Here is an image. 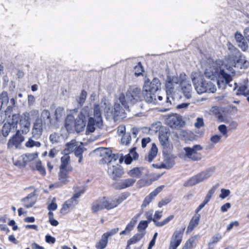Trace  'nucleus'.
Listing matches in <instances>:
<instances>
[{"label":"nucleus","mask_w":249,"mask_h":249,"mask_svg":"<svg viewBox=\"0 0 249 249\" xmlns=\"http://www.w3.org/2000/svg\"><path fill=\"white\" fill-rule=\"evenodd\" d=\"M93 117H91V109L88 107H84L81 110L76 119L72 115H68L65 119V127L69 132L75 131L80 133L84 130L87 119H89L87 130L89 133L94 131L95 128H102L103 122L102 116L101 108L98 104L93 107Z\"/></svg>","instance_id":"f257e3e1"},{"label":"nucleus","mask_w":249,"mask_h":249,"mask_svg":"<svg viewBox=\"0 0 249 249\" xmlns=\"http://www.w3.org/2000/svg\"><path fill=\"white\" fill-rule=\"evenodd\" d=\"M144 98L143 90L140 88L131 86L127 89L125 96L122 93L116 100L113 108L109 105L104 103L105 107L104 112L107 119H112L114 122L119 121L126 117V113L123 108L128 109L130 105H133L141 101Z\"/></svg>","instance_id":"f03ea898"},{"label":"nucleus","mask_w":249,"mask_h":249,"mask_svg":"<svg viewBox=\"0 0 249 249\" xmlns=\"http://www.w3.org/2000/svg\"><path fill=\"white\" fill-rule=\"evenodd\" d=\"M204 74L206 77L211 80L217 78V84L220 89H225L227 85L230 87L232 86L230 84L232 81L231 76L227 73L224 70L218 68L213 62L210 64L206 68Z\"/></svg>","instance_id":"7ed1b4c3"},{"label":"nucleus","mask_w":249,"mask_h":249,"mask_svg":"<svg viewBox=\"0 0 249 249\" xmlns=\"http://www.w3.org/2000/svg\"><path fill=\"white\" fill-rule=\"evenodd\" d=\"M191 78L198 94H201L205 92L214 93L216 91L215 85L210 81L205 80L200 72H192Z\"/></svg>","instance_id":"20e7f679"},{"label":"nucleus","mask_w":249,"mask_h":249,"mask_svg":"<svg viewBox=\"0 0 249 249\" xmlns=\"http://www.w3.org/2000/svg\"><path fill=\"white\" fill-rule=\"evenodd\" d=\"M161 83L157 78L152 81L145 78L143 86V94L145 101L148 103L156 104L158 103L155 93L160 89Z\"/></svg>","instance_id":"39448f33"},{"label":"nucleus","mask_w":249,"mask_h":249,"mask_svg":"<svg viewBox=\"0 0 249 249\" xmlns=\"http://www.w3.org/2000/svg\"><path fill=\"white\" fill-rule=\"evenodd\" d=\"M179 86V79L176 76H167L165 81L166 103L171 105L170 97L175 93Z\"/></svg>","instance_id":"423d86ee"},{"label":"nucleus","mask_w":249,"mask_h":249,"mask_svg":"<svg viewBox=\"0 0 249 249\" xmlns=\"http://www.w3.org/2000/svg\"><path fill=\"white\" fill-rule=\"evenodd\" d=\"M85 192L84 188H81L78 191H75L73 196L66 201L60 210V213L63 214L68 213L70 210H72L78 203V198L80 196Z\"/></svg>","instance_id":"0eeeda50"},{"label":"nucleus","mask_w":249,"mask_h":249,"mask_svg":"<svg viewBox=\"0 0 249 249\" xmlns=\"http://www.w3.org/2000/svg\"><path fill=\"white\" fill-rule=\"evenodd\" d=\"M107 173L112 179H116L121 177L124 173L122 167L117 160L110 161L107 164Z\"/></svg>","instance_id":"6e6552de"},{"label":"nucleus","mask_w":249,"mask_h":249,"mask_svg":"<svg viewBox=\"0 0 249 249\" xmlns=\"http://www.w3.org/2000/svg\"><path fill=\"white\" fill-rule=\"evenodd\" d=\"M165 123L171 128L175 129H179L184 124L181 117L177 114L169 115L165 119Z\"/></svg>","instance_id":"1a4fd4ad"},{"label":"nucleus","mask_w":249,"mask_h":249,"mask_svg":"<svg viewBox=\"0 0 249 249\" xmlns=\"http://www.w3.org/2000/svg\"><path fill=\"white\" fill-rule=\"evenodd\" d=\"M183 149L185 152V155L192 160L198 161L201 160V155L197 152V151L202 149L200 145H195L192 147H186Z\"/></svg>","instance_id":"9d476101"},{"label":"nucleus","mask_w":249,"mask_h":249,"mask_svg":"<svg viewBox=\"0 0 249 249\" xmlns=\"http://www.w3.org/2000/svg\"><path fill=\"white\" fill-rule=\"evenodd\" d=\"M97 152L102 157V160L108 164L110 161L117 160L119 158L118 155L112 154L111 150L107 148H99L97 150Z\"/></svg>","instance_id":"9b49d317"},{"label":"nucleus","mask_w":249,"mask_h":249,"mask_svg":"<svg viewBox=\"0 0 249 249\" xmlns=\"http://www.w3.org/2000/svg\"><path fill=\"white\" fill-rule=\"evenodd\" d=\"M104 209L109 210L117 207L123 200L120 197H102Z\"/></svg>","instance_id":"f8f14e48"},{"label":"nucleus","mask_w":249,"mask_h":249,"mask_svg":"<svg viewBox=\"0 0 249 249\" xmlns=\"http://www.w3.org/2000/svg\"><path fill=\"white\" fill-rule=\"evenodd\" d=\"M185 228L179 230H176L173 233L169 249H177L180 244Z\"/></svg>","instance_id":"ddd939ff"},{"label":"nucleus","mask_w":249,"mask_h":249,"mask_svg":"<svg viewBox=\"0 0 249 249\" xmlns=\"http://www.w3.org/2000/svg\"><path fill=\"white\" fill-rule=\"evenodd\" d=\"M184 73H181L180 74V78L181 81L180 82V86L181 90L185 97L188 99L191 97L192 88L191 85L186 80L183 79V77H185Z\"/></svg>","instance_id":"4468645a"},{"label":"nucleus","mask_w":249,"mask_h":249,"mask_svg":"<svg viewBox=\"0 0 249 249\" xmlns=\"http://www.w3.org/2000/svg\"><path fill=\"white\" fill-rule=\"evenodd\" d=\"M162 211H156L155 214L154 215V218H151V220L154 223L156 226L158 227H162L168 224L175 217L174 215L172 214L169 215V216H168L161 221H158L157 220L160 219L162 217Z\"/></svg>","instance_id":"2eb2a0df"},{"label":"nucleus","mask_w":249,"mask_h":249,"mask_svg":"<svg viewBox=\"0 0 249 249\" xmlns=\"http://www.w3.org/2000/svg\"><path fill=\"white\" fill-rule=\"evenodd\" d=\"M31 117L28 112L24 113L20 117L19 125L23 133L26 134L29 132L31 125Z\"/></svg>","instance_id":"dca6fc26"},{"label":"nucleus","mask_w":249,"mask_h":249,"mask_svg":"<svg viewBox=\"0 0 249 249\" xmlns=\"http://www.w3.org/2000/svg\"><path fill=\"white\" fill-rule=\"evenodd\" d=\"M24 140V137L21 135L20 131L18 130L16 134L9 139L7 143V147L8 148H12L14 147L18 148Z\"/></svg>","instance_id":"f3484780"},{"label":"nucleus","mask_w":249,"mask_h":249,"mask_svg":"<svg viewBox=\"0 0 249 249\" xmlns=\"http://www.w3.org/2000/svg\"><path fill=\"white\" fill-rule=\"evenodd\" d=\"M71 171H68L67 169L59 168V172L58 173V180L59 182L51 185L50 188L52 187H58L63 184L67 183L69 182V172Z\"/></svg>","instance_id":"a211bd4d"},{"label":"nucleus","mask_w":249,"mask_h":249,"mask_svg":"<svg viewBox=\"0 0 249 249\" xmlns=\"http://www.w3.org/2000/svg\"><path fill=\"white\" fill-rule=\"evenodd\" d=\"M53 118L51 117L50 112L47 109H43L41 112L40 120L44 124L45 126L49 128H55V125L52 124L50 123Z\"/></svg>","instance_id":"6ab92c4d"},{"label":"nucleus","mask_w":249,"mask_h":249,"mask_svg":"<svg viewBox=\"0 0 249 249\" xmlns=\"http://www.w3.org/2000/svg\"><path fill=\"white\" fill-rule=\"evenodd\" d=\"M136 182V179L133 178L122 179L115 183L114 185L116 189H123L132 186Z\"/></svg>","instance_id":"aec40b11"},{"label":"nucleus","mask_w":249,"mask_h":249,"mask_svg":"<svg viewBox=\"0 0 249 249\" xmlns=\"http://www.w3.org/2000/svg\"><path fill=\"white\" fill-rule=\"evenodd\" d=\"M44 124L39 119H36L34 123L32 134L34 137L39 138L42 134Z\"/></svg>","instance_id":"412c9836"},{"label":"nucleus","mask_w":249,"mask_h":249,"mask_svg":"<svg viewBox=\"0 0 249 249\" xmlns=\"http://www.w3.org/2000/svg\"><path fill=\"white\" fill-rule=\"evenodd\" d=\"M64 115L65 111L64 108L62 107H58L55 110L54 118L51 121V124L55 125V128H57L58 127V123L60 119Z\"/></svg>","instance_id":"4be33fe9"},{"label":"nucleus","mask_w":249,"mask_h":249,"mask_svg":"<svg viewBox=\"0 0 249 249\" xmlns=\"http://www.w3.org/2000/svg\"><path fill=\"white\" fill-rule=\"evenodd\" d=\"M214 171V167H211L197 174L196 176L199 182H201L211 177Z\"/></svg>","instance_id":"5701e85b"},{"label":"nucleus","mask_w":249,"mask_h":249,"mask_svg":"<svg viewBox=\"0 0 249 249\" xmlns=\"http://www.w3.org/2000/svg\"><path fill=\"white\" fill-rule=\"evenodd\" d=\"M35 194L31 193L27 196L21 199L23 205L26 208H30L35 204L36 200L34 198Z\"/></svg>","instance_id":"b1692460"},{"label":"nucleus","mask_w":249,"mask_h":249,"mask_svg":"<svg viewBox=\"0 0 249 249\" xmlns=\"http://www.w3.org/2000/svg\"><path fill=\"white\" fill-rule=\"evenodd\" d=\"M64 155L61 158V165L59 168L67 169L68 171H72V168L69 165L70 157L69 154L64 153Z\"/></svg>","instance_id":"393cba45"},{"label":"nucleus","mask_w":249,"mask_h":249,"mask_svg":"<svg viewBox=\"0 0 249 249\" xmlns=\"http://www.w3.org/2000/svg\"><path fill=\"white\" fill-rule=\"evenodd\" d=\"M80 144L76 140H72L70 142L66 144V148L63 150V153L69 154L73 152Z\"/></svg>","instance_id":"a878e982"},{"label":"nucleus","mask_w":249,"mask_h":249,"mask_svg":"<svg viewBox=\"0 0 249 249\" xmlns=\"http://www.w3.org/2000/svg\"><path fill=\"white\" fill-rule=\"evenodd\" d=\"M104 209L102 198H99L94 201L91 205V211L93 213H96L99 211Z\"/></svg>","instance_id":"bb28decb"},{"label":"nucleus","mask_w":249,"mask_h":249,"mask_svg":"<svg viewBox=\"0 0 249 249\" xmlns=\"http://www.w3.org/2000/svg\"><path fill=\"white\" fill-rule=\"evenodd\" d=\"M158 153V148L155 143H153L152 147L148 155L145 156V160L149 162H151L155 158Z\"/></svg>","instance_id":"cd10ccee"},{"label":"nucleus","mask_w":249,"mask_h":249,"mask_svg":"<svg viewBox=\"0 0 249 249\" xmlns=\"http://www.w3.org/2000/svg\"><path fill=\"white\" fill-rule=\"evenodd\" d=\"M199 217V215H195L192 217L187 227V232L192 231L194 228L198 224Z\"/></svg>","instance_id":"c85d7f7f"},{"label":"nucleus","mask_w":249,"mask_h":249,"mask_svg":"<svg viewBox=\"0 0 249 249\" xmlns=\"http://www.w3.org/2000/svg\"><path fill=\"white\" fill-rule=\"evenodd\" d=\"M145 232H142L136 234L127 241V248H128L131 244H135L139 241L144 235Z\"/></svg>","instance_id":"c756f323"},{"label":"nucleus","mask_w":249,"mask_h":249,"mask_svg":"<svg viewBox=\"0 0 249 249\" xmlns=\"http://www.w3.org/2000/svg\"><path fill=\"white\" fill-rule=\"evenodd\" d=\"M222 239L221 235L218 233L214 235L211 238L210 241L208 244L209 249H213V245L216 244Z\"/></svg>","instance_id":"7c9ffc66"},{"label":"nucleus","mask_w":249,"mask_h":249,"mask_svg":"<svg viewBox=\"0 0 249 249\" xmlns=\"http://www.w3.org/2000/svg\"><path fill=\"white\" fill-rule=\"evenodd\" d=\"M198 237L197 235H196L191 237L187 241L182 249H192L195 241L197 239Z\"/></svg>","instance_id":"2f4dec72"},{"label":"nucleus","mask_w":249,"mask_h":249,"mask_svg":"<svg viewBox=\"0 0 249 249\" xmlns=\"http://www.w3.org/2000/svg\"><path fill=\"white\" fill-rule=\"evenodd\" d=\"M159 138L162 145H167L169 140V134L167 132H160Z\"/></svg>","instance_id":"473e14b6"},{"label":"nucleus","mask_w":249,"mask_h":249,"mask_svg":"<svg viewBox=\"0 0 249 249\" xmlns=\"http://www.w3.org/2000/svg\"><path fill=\"white\" fill-rule=\"evenodd\" d=\"M249 63L245 59L242 57L238 59L236 62L235 63L234 66L235 67H239L241 69H246L249 66Z\"/></svg>","instance_id":"72a5a7b5"},{"label":"nucleus","mask_w":249,"mask_h":249,"mask_svg":"<svg viewBox=\"0 0 249 249\" xmlns=\"http://www.w3.org/2000/svg\"><path fill=\"white\" fill-rule=\"evenodd\" d=\"M108 243V239L103 234L101 237V240L96 243V248L97 249H104Z\"/></svg>","instance_id":"f704fd0d"},{"label":"nucleus","mask_w":249,"mask_h":249,"mask_svg":"<svg viewBox=\"0 0 249 249\" xmlns=\"http://www.w3.org/2000/svg\"><path fill=\"white\" fill-rule=\"evenodd\" d=\"M199 183H200V182L196 175L186 180L184 183V186L185 187H190Z\"/></svg>","instance_id":"c9c22d12"},{"label":"nucleus","mask_w":249,"mask_h":249,"mask_svg":"<svg viewBox=\"0 0 249 249\" xmlns=\"http://www.w3.org/2000/svg\"><path fill=\"white\" fill-rule=\"evenodd\" d=\"M142 170V168L135 167L132 169L128 171L127 174L129 175V176L133 178H138L141 176Z\"/></svg>","instance_id":"e433bc0d"},{"label":"nucleus","mask_w":249,"mask_h":249,"mask_svg":"<svg viewBox=\"0 0 249 249\" xmlns=\"http://www.w3.org/2000/svg\"><path fill=\"white\" fill-rule=\"evenodd\" d=\"M37 153H28L23 155L22 157L24 162L26 163L36 159L37 157Z\"/></svg>","instance_id":"4c0bfd02"},{"label":"nucleus","mask_w":249,"mask_h":249,"mask_svg":"<svg viewBox=\"0 0 249 249\" xmlns=\"http://www.w3.org/2000/svg\"><path fill=\"white\" fill-rule=\"evenodd\" d=\"M163 162L167 165V167L170 169L175 164V161L172 156L166 154L164 156V160Z\"/></svg>","instance_id":"58836bf2"},{"label":"nucleus","mask_w":249,"mask_h":249,"mask_svg":"<svg viewBox=\"0 0 249 249\" xmlns=\"http://www.w3.org/2000/svg\"><path fill=\"white\" fill-rule=\"evenodd\" d=\"M25 145L28 148H33L34 147H39L41 144L39 142L35 141L32 138L29 139L28 141L26 142Z\"/></svg>","instance_id":"ea45409f"},{"label":"nucleus","mask_w":249,"mask_h":249,"mask_svg":"<svg viewBox=\"0 0 249 249\" xmlns=\"http://www.w3.org/2000/svg\"><path fill=\"white\" fill-rule=\"evenodd\" d=\"M13 125L11 123L5 124L2 128V134L4 137H7L11 131Z\"/></svg>","instance_id":"a19ab883"},{"label":"nucleus","mask_w":249,"mask_h":249,"mask_svg":"<svg viewBox=\"0 0 249 249\" xmlns=\"http://www.w3.org/2000/svg\"><path fill=\"white\" fill-rule=\"evenodd\" d=\"M87 96V92L85 90H82L81 93L77 99V102L80 106H82L85 103Z\"/></svg>","instance_id":"79ce46f5"},{"label":"nucleus","mask_w":249,"mask_h":249,"mask_svg":"<svg viewBox=\"0 0 249 249\" xmlns=\"http://www.w3.org/2000/svg\"><path fill=\"white\" fill-rule=\"evenodd\" d=\"M154 197L155 196H153V195L151 193L145 197L141 206L142 208L143 209L145 208L151 202Z\"/></svg>","instance_id":"37998d69"},{"label":"nucleus","mask_w":249,"mask_h":249,"mask_svg":"<svg viewBox=\"0 0 249 249\" xmlns=\"http://www.w3.org/2000/svg\"><path fill=\"white\" fill-rule=\"evenodd\" d=\"M36 169L43 176L46 174L45 168L42 166L40 161H37L35 163Z\"/></svg>","instance_id":"c03bdc74"},{"label":"nucleus","mask_w":249,"mask_h":249,"mask_svg":"<svg viewBox=\"0 0 249 249\" xmlns=\"http://www.w3.org/2000/svg\"><path fill=\"white\" fill-rule=\"evenodd\" d=\"M0 100L1 103V106L6 105L9 101V97L8 93L6 91H3L0 95Z\"/></svg>","instance_id":"a18cd8bd"},{"label":"nucleus","mask_w":249,"mask_h":249,"mask_svg":"<svg viewBox=\"0 0 249 249\" xmlns=\"http://www.w3.org/2000/svg\"><path fill=\"white\" fill-rule=\"evenodd\" d=\"M248 91L247 90V87L245 85H241L238 89L236 95H243L245 96L248 95Z\"/></svg>","instance_id":"49530a36"},{"label":"nucleus","mask_w":249,"mask_h":249,"mask_svg":"<svg viewBox=\"0 0 249 249\" xmlns=\"http://www.w3.org/2000/svg\"><path fill=\"white\" fill-rule=\"evenodd\" d=\"M143 71V67L140 62L134 68V74L136 76H139L142 74Z\"/></svg>","instance_id":"de8ad7c7"},{"label":"nucleus","mask_w":249,"mask_h":249,"mask_svg":"<svg viewBox=\"0 0 249 249\" xmlns=\"http://www.w3.org/2000/svg\"><path fill=\"white\" fill-rule=\"evenodd\" d=\"M131 140V137L130 133H124L121 139V142L123 144L127 145L128 144Z\"/></svg>","instance_id":"09e8293b"},{"label":"nucleus","mask_w":249,"mask_h":249,"mask_svg":"<svg viewBox=\"0 0 249 249\" xmlns=\"http://www.w3.org/2000/svg\"><path fill=\"white\" fill-rule=\"evenodd\" d=\"M161 126V123L160 122H157L155 123L152 124L150 127V130L153 132H157L159 130H160V127Z\"/></svg>","instance_id":"8fccbe9b"},{"label":"nucleus","mask_w":249,"mask_h":249,"mask_svg":"<svg viewBox=\"0 0 249 249\" xmlns=\"http://www.w3.org/2000/svg\"><path fill=\"white\" fill-rule=\"evenodd\" d=\"M59 139L60 137L58 134L55 132L51 134L49 137L50 141L52 143H58L59 142Z\"/></svg>","instance_id":"3c124183"},{"label":"nucleus","mask_w":249,"mask_h":249,"mask_svg":"<svg viewBox=\"0 0 249 249\" xmlns=\"http://www.w3.org/2000/svg\"><path fill=\"white\" fill-rule=\"evenodd\" d=\"M136 221H137L136 218L134 217L132 218V219L131 220V221L127 225L125 229L128 232H129L130 231H131L133 230V229L136 223Z\"/></svg>","instance_id":"603ef678"},{"label":"nucleus","mask_w":249,"mask_h":249,"mask_svg":"<svg viewBox=\"0 0 249 249\" xmlns=\"http://www.w3.org/2000/svg\"><path fill=\"white\" fill-rule=\"evenodd\" d=\"M20 118L18 114H15L12 115L11 124L13 125V127H15L17 125Z\"/></svg>","instance_id":"864d4df0"},{"label":"nucleus","mask_w":249,"mask_h":249,"mask_svg":"<svg viewBox=\"0 0 249 249\" xmlns=\"http://www.w3.org/2000/svg\"><path fill=\"white\" fill-rule=\"evenodd\" d=\"M216 189V186H213V187L209 191L204 199L209 202L212 196L213 195Z\"/></svg>","instance_id":"5fc2aeb1"},{"label":"nucleus","mask_w":249,"mask_h":249,"mask_svg":"<svg viewBox=\"0 0 249 249\" xmlns=\"http://www.w3.org/2000/svg\"><path fill=\"white\" fill-rule=\"evenodd\" d=\"M231 194V191L229 189H221V194L219 195V197L221 199H224L228 197Z\"/></svg>","instance_id":"6e6d98bb"},{"label":"nucleus","mask_w":249,"mask_h":249,"mask_svg":"<svg viewBox=\"0 0 249 249\" xmlns=\"http://www.w3.org/2000/svg\"><path fill=\"white\" fill-rule=\"evenodd\" d=\"M238 46L243 51H246L248 49L249 46L248 43L245 40V39L237 43Z\"/></svg>","instance_id":"4d7b16f0"},{"label":"nucleus","mask_w":249,"mask_h":249,"mask_svg":"<svg viewBox=\"0 0 249 249\" xmlns=\"http://www.w3.org/2000/svg\"><path fill=\"white\" fill-rule=\"evenodd\" d=\"M148 222L146 220L141 221L138 226V229L139 231L142 230H144L148 227Z\"/></svg>","instance_id":"13d9d810"},{"label":"nucleus","mask_w":249,"mask_h":249,"mask_svg":"<svg viewBox=\"0 0 249 249\" xmlns=\"http://www.w3.org/2000/svg\"><path fill=\"white\" fill-rule=\"evenodd\" d=\"M73 152H74L75 155L76 157L82 156L83 152V147L81 143H80V144L78 146V147Z\"/></svg>","instance_id":"bf43d9fd"},{"label":"nucleus","mask_w":249,"mask_h":249,"mask_svg":"<svg viewBox=\"0 0 249 249\" xmlns=\"http://www.w3.org/2000/svg\"><path fill=\"white\" fill-rule=\"evenodd\" d=\"M219 131L222 133L223 136L226 138L228 137L227 126L225 124H221L218 126Z\"/></svg>","instance_id":"052dcab7"},{"label":"nucleus","mask_w":249,"mask_h":249,"mask_svg":"<svg viewBox=\"0 0 249 249\" xmlns=\"http://www.w3.org/2000/svg\"><path fill=\"white\" fill-rule=\"evenodd\" d=\"M119 229L118 228L112 229L110 231L104 233L103 235L104 236L105 235V236L108 239V238L109 237L113 235L114 234H116V233H117L119 231Z\"/></svg>","instance_id":"680f3d73"},{"label":"nucleus","mask_w":249,"mask_h":249,"mask_svg":"<svg viewBox=\"0 0 249 249\" xmlns=\"http://www.w3.org/2000/svg\"><path fill=\"white\" fill-rule=\"evenodd\" d=\"M56 199L53 197L51 204L48 206V209L50 211H54L57 208V205L55 203Z\"/></svg>","instance_id":"e2e57ef3"},{"label":"nucleus","mask_w":249,"mask_h":249,"mask_svg":"<svg viewBox=\"0 0 249 249\" xmlns=\"http://www.w3.org/2000/svg\"><path fill=\"white\" fill-rule=\"evenodd\" d=\"M204 125L203 119L202 118H197L196 122L195 123V126L197 128H200Z\"/></svg>","instance_id":"0e129e2a"},{"label":"nucleus","mask_w":249,"mask_h":249,"mask_svg":"<svg viewBox=\"0 0 249 249\" xmlns=\"http://www.w3.org/2000/svg\"><path fill=\"white\" fill-rule=\"evenodd\" d=\"M221 109L217 106H213L210 110L211 113H213L216 115H218L221 112Z\"/></svg>","instance_id":"69168bd1"},{"label":"nucleus","mask_w":249,"mask_h":249,"mask_svg":"<svg viewBox=\"0 0 249 249\" xmlns=\"http://www.w3.org/2000/svg\"><path fill=\"white\" fill-rule=\"evenodd\" d=\"M235 38L237 43L246 39L245 36H243L242 35L238 32L235 33Z\"/></svg>","instance_id":"338daca9"},{"label":"nucleus","mask_w":249,"mask_h":249,"mask_svg":"<svg viewBox=\"0 0 249 249\" xmlns=\"http://www.w3.org/2000/svg\"><path fill=\"white\" fill-rule=\"evenodd\" d=\"M221 139V137L220 136L218 135H215L211 138V141L213 143L216 144L220 142Z\"/></svg>","instance_id":"774afa93"}]
</instances>
